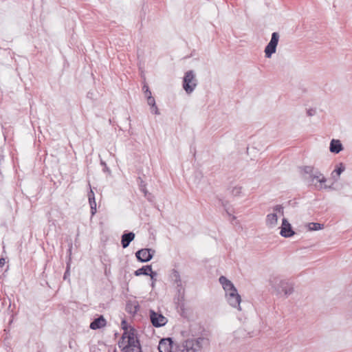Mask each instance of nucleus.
Segmentation results:
<instances>
[{"instance_id": "39448f33", "label": "nucleus", "mask_w": 352, "mask_h": 352, "mask_svg": "<svg viewBox=\"0 0 352 352\" xmlns=\"http://www.w3.org/2000/svg\"><path fill=\"white\" fill-rule=\"evenodd\" d=\"M302 177L303 180L307 184V185L310 186L313 184L314 179L316 177H318L317 175V170H315L314 166H304L300 167Z\"/></svg>"}, {"instance_id": "2f4dec72", "label": "nucleus", "mask_w": 352, "mask_h": 352, "mask_svg": "<svg viewBox=\"0 0 352 352\" xmlns=\"http://www.w3.org/2000/svg\"><path fill=\"white\" fill-rule=\"evenodd\" d=\"M138 184L139 186V188H144V187L146 186V182L142 179V178L141 177H138Z\"/></svg>"}, {"instance_id": "4468645a", "label": "nucleus", "mask_w": 352, "mask_h": 352, "mask_svg": "<svg viewBox=\"0 0 352 352\" xmlns=\"http://www.w3.org/2000/svg\"><path fill=\"white\" fill-rule=\"evenodd\" d=\"M343 149V146L339 140H331L329 146V150L331 153L338 154Z\"/></svg>"}, {"instance_id": "f03ea898", "label": "nucleus", "mask_w": 352, "mask_h": 352, "mask_svg": "<svg viewBox=\"0 0 352 352\" xmlns=\"http://www.w3.org/2000/svg\"><path fill=\"white\" fill-rule=\"evenodd\" d=\"M219 280L226 292L227 300L229 305L241 310V296L238 294L237 289L234 287V284L224 276H221Z\"/></svg>"}, {"instance_id": "ddd939ff", "label": "nucleus", "mask_w": 352, "mask_h": 352, "mask_svg": "<svg viewBox=\"0 0 352 352\" xmlns=\"http://www.w3.org/2000/svg\"><path fill=\"white\" fill-rule=\"evenodd\" d=\"M107 321L103 316H100L91 322L89 327L93 330L99 329L106 325Z\"/></svg>"}, {"instance_id": "72a5a7b5", "label": "nucleus", "mask_w": 352, "mask_h": 352, "mask_svg": "<svg viewBox=\"0 0 352 352\" xmlns=\"http://www.w3.org/2000/svg\"><path fill=\"white\" fill-rule=\"evenodd\" d=\"M151 113H153L155 115H160V111L156 104L155 106L151 107Z\"/></svg>"}, {"instance_id": "a878e982", "label": "nucleus", "mask_w": 352, "mask_h": 352, "mask_svg": "<svg viewBox=\"0 0 352 352\" xmlns=\"http://www.w3.org/2000/svg\"><path fill=\"white\" fill-rule=\"evenodd\" d=\"M317 175L318 176V177H316V180L320 183L321 184H324L326 182L327 179L326 178L324 177V175L318 170H317Z\"/></svg>"}, {"instance_id": "7ed1b4c3", "label": "nucleus", "mask_w": 352, "mask_h": 352, "mask_svg": "<svg viewBox=\"0 0 352 352\" xmlns=\"http://www.w3.org/2000/svg\"><path fill=\"white\" fill-rule=\"evenodd\" d=\"M208 340L205 338H198L197 339L187 340L182 345V349L180 352H196L200 350L204 344H208Z\"/></svg>"}, {"instance_id": "cd10ccee", "label": "nucleus", "mask_w": 352, "mask_h": 352, "mask_svg": "<svg viewBox=\"0 0 352 352\" xmlns=\"http://www.w3.org/2000/svg\"><path fill=\"white\" fill-rule=\"evenodd\" d=\"M274 211L276 212L280 213L282 215H283L284 211H283V207L281 205H276L273 208Z\"/></svg>"}, {"instance_id": "a211bd4d", "label": "nucleus", "mask_w": 352, "mask_h": 352, "mask_svg": "<svg viewBox=\"0 0 352 352\" xmlns=\"http://www.w3.org/2000/svg\"><path fill=\"white\" fill-rule=\"evenodd\" d=\"M140 309L138 302H128L126 305V311L131 314H135Z\"/></svg>"}, {"instance_id": "f3484780", "label": "nucleus", "mask_w": 352, "mask_h": 352, "mask_svg": "<svg viewBox=\"0 0 352 352\" xmlns=\"http://www.w3.org/2000/svg\"><path fill=\"white\" fill-rule=\"evenodd\" d=\"M278 222V217L276 212L267 215L266 225L270 228H274Z\"/></svg>"}, {"instance_id": "e433bc0d", "label": "nucleus", "mask_w": 352, "mask_h": 352, "mask_svg": "<svg viewBox=\"0 0 352 352\" xmlns=\"http://www.w3.org/2000/svg\"><path fill=\"white\" fill-rule=\"evenodd\" d=\"M90 208H91V217L94 216L96 212H97V210H96V206H90Z\"/></svg>"}, {"instance_id": "0eeeda50", "label": "nucleus", "mask_w": 352, "mask_h": 352, "mask_svg": "<svg viewBox=\"0 0 352 352\" xmlns=\"http://www.w3.org/2000/svg\"><path fill=\"white\" fill-rule=\"evenodd\" d=\"M279 41V34L278 32H273L272 34L271 40L265 48V56L266 58H271L272 55L276 51V47Z\"/></svg>"}, {"instance_id": "7c9ffc66", "label": "nucleus", "mask_w": 352, "mask_h": 352, "mask_svg": "<svg viewBox=\"0 0 352 352\" xmlns=\"http://www.w3.org/2000/svg\"><path fill=\"white\" fill-rule=\"evenodd\" d=\"M142 89L144 91V96L146 98L149 97V96H151V92L149 90V87L147 85H144Z\"/></svg>"}, {"instance_id": "5701e85b", "label": "nucleus", "mask_w": 352, "mask_h": 352, "mask_svg": "<svg viewBox=\"0 0 352 352\" xmlns=\"http://www.w3.org/2000/svg\"><path fill=\"white\" fill-rule=\"evenodd\" d=\"M70 258L67 260V265H66V270L63 275V279L64 280H68L69 281V276H70Z\"/></svg>"}, {"instance_id": "f257e3e1", "label": "nucleus", "mask_w": 352, "mask_h": 352, "mask_svg": "<svg viewBox=\"0 0 352 352\" xmlns=\"http://www.w3.org/2000/svg\"><path fill=\"white\" fill-rule=\"evenodd\" d=\"M118 345L120 348L122 347L123 352H142L138 333L134 328L124 330Z\"/></svg>"}, {"instance_id": "bb28decb", "label": "nucleus", "mask_w": 352, "mask_h": 352, "mask_svg": "<svg viewBox=\"0 0 352 352\" xmlns=\"http://www.w3.org/2000/svg\"><path fill=\"white\" fill-rule=\"evenodd\" d=\"M157 274L156 272H153L152 271L150 274H149V276L151 277V279L152 280V283H151V287L153 288L155 287V283L156 281V276H157Z\"/></svg>"}, {"instance_id": "6e6552de", "label": "nucleus", "mask_w": 352, "mask_h": 352, "mask_svg": "<svg viewBox=\"0 0 352 352\" xmlns=\"http://www.w3.org/2000/svg\"><path fill=\"white\" fill-rule=\"evenodd\" d=\"M155 253V250L151 248H144L138 250L135 252V256L138 261L141 263H146L151 261L154 254Z\"/></svg>"}, {"instance_id": "9b49d317", "label": "nucleus", "mask_w": 352, "mask_h": 352, "mask_svg": "<svg viewBox=\"0 0 352 352\" xmlns=\"http://www.w3.org/2000/svg\"><path fill=\"white\" fill-rule=\"evenodd\" d=\"M269 284L272 289H274L277 294L280 293L281 285L286 284V280L282 279L278 276H272L269 280Z\"/></svg>"}, {"instance_id": "c9c22d12", "label": "nucleus", "mask_w": 352, "mask_h": 352, "mask_svg": "<svg viewBox=\"0 0 352 352\" xmlns=\"http://www.w3.org/2000/svg\"><path fill=\"white\" fill-rule=\"evenodd\" d=\"M140 191H142L144 193V197H147V195H151V193L148 192L146 189V186L144 187V188H140Z\"/></svg>"}, {"instance_id": "9d476101", "label": "nucleus", "mask_w": 352, "mask_h": 352, "mask_svg": "<svg viewBox=\"0 0 352 352\" xmlns=\"http://www.w3.org/2000/svg\"><path fill=\"white\" fill-rule=\"evenodd\" d=\"M280 234L285 238H289L295 234L291 224L285 218H283L282 220Z\"/></svg>"}, {"instance_id": "dca6fc26", "label": "nucleus", "mask_w": 352, "mask_h": 352, "mask_svg": "<svg viewBox=\"0 0 352 352\" xmlns=\"http://www.w3.org/2000/svg\"><path fill=\"white\" fill-rule=\"evenodd\" d=\"M152 266L151 265H144L134 272V275L139 276L141 275L148 276L152 272Z\"/></svg>"}, {"instance_id": "b1692460", "label": "nucleus", "mask_w": 352, "mask_h": 352, "mask_svg": "<svg viewBox=\"0 0 352 352\" xmlns=\"http://www.w3.org/2000/svg\"><path fill=\"white\" fill-rule=\"evenodd\" d=\"M344 169H345V167H344V164L342 163H340L336 166V168L333 170V173H336L337 174V175L339 177L340 175V174L344 170Z\"/></svg>"}, {"instance_id": "412c9836", "label": "nucleus", "mask_w": 352, "mask_h": 352, "mask_svg": "<svg viewBox=\"0 0 352 352\" xmlns=\"http://www.w3.org/2000/svg\"><path fill=\"white\" fill-rule=\"evenodd\" d=\"M324 228V225L319 223L311 222L308 224V228L310 231H316Z\"/></svg>"}, {"instance_id": "c756f323", "label": "nucleus", "mask_w": 352, "mask_h": 352, "mask_svg": "<svg viewBox=\"0 0 352 352\" xmlns=\"http://www.w3.org/2000/svg\"><path fill=\"white\" fill-rule=\"evenodd\" d=\"M219 202L225 208V210H226V212L228 213V214L230 215V212L226 209L227 205L228 204V201H225L223 199L219 198Z\"/></svg>"}, {"instance_id": "20e7f679", "label": "nucleus", "mask_w": 352, "mask_h": 352, "mask_svg": "<svg viewBox=\"0 0 352 352\" xmlns=\"http://www.w3.org/2000/svg\"><path fill=\"white\" fill-rule=\"evenodd\" d=\"M197 79L193 70L187 71L183 78L182 87L184 91L190 94L195 89L197 85Z\"/></svg>"}, {"instance_id": "6ab92c4d", "label": "nucleus", "mask_w": 352, "mask_h": 352, "mask_svg": "<svg viewBox=\"0 0 352 352\" xmlns=\"http://www.w3.org/2000/svg\"><path fill=\"white\" fill-rule=\"evenodd\" d=\"M170 278L176 286L180 287L182 285L180 274L177 270H172Z\"/></svg>"}, {"instance_id": "aec40b11", "label": "nucleus", "mask_w": 352, "mask_h": 352, "mask_svg": "<svg viewBox=\"0 0 352 352\" xmlns=\"http://www.w3.org/2000/svg\"><path fill=\"white\" fill-rule=\"evenodd\" d=\"M176 289H177V294H178V297H177L178 302H183L184 300V293H185L184 288L182 287V285H181L180 287L176 286ZM178 303L179 304L180 302H178Z\"/></svg>"}, {"instance_id": "f704fd0d", "label": "nucleus", "mask_w": 352, "mask_h": 352, "mask_svg": "<svg viewBox=\"0 0 352 352\" xmlns=\"http://www.w3.org/2000/svg\"><path fill=\"white\" fill-rule=\"evenodd\" d=\"M316 113V110L314 109H309L307 111V114L308 116H313Z\"/></svg>"}, {"instance_id": "473e14b6", "label": "nucleus", "mask_w": 352, "mask_h": 352, "mask_svg": "<svg viewBox=\"0 0 352 352\" xmlns=\"http://www.w3.org/2000/svg\"><path fill=\"white\" fill-rule=\"evenodd\" d=\"M100 164L103 166V171L104 173H111V170H110L109 168L107 166L106 162H104V161L101 160L100 161Z\"/></svg>"}, {"instance_id": "4c0bfd02", "label": "nucleus", "mask_w": 352, "mask_h": 352, "mask_svg": "<svg viewBox=\"0 0 352 352\" xmlns=\"http://www.w3.org/2000/svg\"><path fill=\"white\" fill-rule=\"evenodd\" d=\"M67 253H68V260L70 258V261H72V258H71V255H72V245L68 249Z\"/></svg>"}, {"instance_id": "393cba45", "label": "nucleus", "mask_w": 352, "mask_h": 352, "mask_svg": "<svg viewBox=\"0 0 352 352\" xmlns=\"http://www.w3.org/2000/svg\"><path fill=\"white\" fill-rule=\"evenodd\" d=\"M242 187L241 186H234L232 188L231 190L232 195L236 197L239 196L241 193Z\"/></svg>"}, {"instance_id": "ea45409f", "label": "nucleus", "mask_w": 352, "mask_h": 352, "mask_svg": "<svg viewBox=\"0 0 352 352\" xmlns=\"http://www.w3.org/2000/svg\"><path fill=\"white\" fill-rule=\"evenodd\" d=\"M151 195H147V197H145L149 201H151Z\"/></svg>"}, {"instance_id": "423d86ee", "label": "nucleus", "mask_w": 352, "mask_h": 352, "mask_svg": "<svg viewBox=\"0 0 352 352\" xmlns=\"http://www.w3.org/2000/svg\"><path fill=\"white\" fill-rule=\"evenodd\" d=\"M179 346L174 343L172 338H166L160 340L158 344L160 352H176Z\"/></svg>"}, {"instance_id": "2eb2a0df", "label": "nucleus", "mask_w": 352, "mask_h": 352, "mask_svg": "<svg viewBox=\"0 0 352 352\" xmlns=\"http://www.w3.org/2000/svg\"><path fill=\"white\" fill-rule=\"evenodd\" d=\"M294 292V284L289 280H286V284L281 285L280 292H283L284 294L287 297L288 296L293 294Z\"/></svg>"}, {"instance_id": "c85d7f7f", "label": "nucleus", "mask_w": 352, "mask_h": 352, "mask_svg": "<svg viewBox=\"0 0 352 352\" xmlns=\"http://www.w3.org/2000/svg\"><path fill=\"white\" fill-rule=\"evenodd\" d=\"M147 103L151 107L156 104L155 100L152 96H149V97L147 98Z\"/></svg>"}, {"instance_id": "f8f14e48", "label": "nucleus", "mask_w": 352, "mask_h": 352, "mask_svg": "<svg viewBox=\"0 0 352 352\" xmlns=\"http://www.w3.org/2000/svg\"><path fill=\"white\" fill-rule=\"evenodd\" d=\"M135 239V234L133 232L125 231L121 236V245L123 248L129 246L131 242Z\"/></svg>"}, {"instance_id": "4be33fe9", "label": "nucleus", "mask_w": 352, "mask_h": 352, "mask_svg": "<svg viewBox=\"0 0 352 352\" xmlns=\"http://www.w3.org/2000/svg\"><path fill=\"white\" fill-rule=\"evenodd\" d=\"M88 199H89V204L90 206H96L95 195L91 189L88 192Z\"/></svg>"}, {"instance_id": "58836bf2", "label": "nucleus", "mask_w": 352, "mask_h": 352, "mask_svg": "<svg viewBox=\"0 0 352 352\" xmlns=\"http://www.w3.org/2000/svg\"><path fill=\"white\" fill-rule=\"evenodd\" d=\"M6 261L3 258H0V267H2L5 265Z\"/></svg>"}, {"instance_id": "1a4fd4ad", "label": "nucleus", "mask_w": 352, "mask_h": 352, "mask_svg": "<svg viewBox=\"0 0 352 352\" xmlns=\"http://www.w3.org/2000/svg\"><path fill=\"white\" fill-rule=\"evenodd\" d=\"M150 320L153 327H160L164 326L168 320L161 313H157L154 310L151 309L150 311Z\"/></svg>"}, {"instance_id": "a19ab883", "label": "nucleus", "mask_w": 352, "mask_h": 352, "mask_svg": "<svg viewBox=\"0 0 352 352\" xmlns=\"http://www.w3.org/2000/svg\"><path fill=\"white\" fill-rule=\"evenodd\" d=\"M236 219V217L233 216L232 219Z\"/></svg>"}]
</instances>
